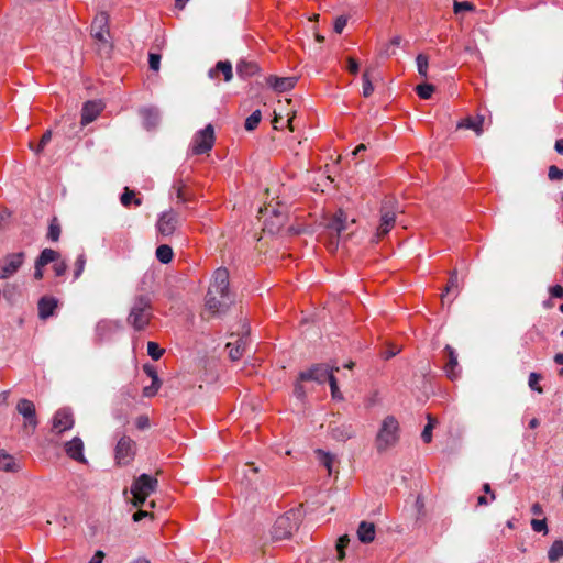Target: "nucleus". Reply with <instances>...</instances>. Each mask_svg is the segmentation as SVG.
<instances>
[{
  "label": "nucleus",
  "instance_id": "obj_53",
  "mask_svg": "<svg viewBox=\"0 0 563 563\" xmlns=\"http://www.w3.org/2000/svg\"><path fill=\"white\" fill-rule=\"evenodd\" d=\"M346 23H347V19L343 15H340L335 19L334 21V32L338 33V34H341L344 30V27L346 26Z\"/></svg>",
  "mask_w": 563,
  "mask_h": 563
},
{
  "label": "nucleus",
  "instance_id": "obj_42",
  "mask_svg": "<svg viewBox=\"0 0 563 563\" xmlns=\"http://www.w3.org/2000/svg\"><path fill=\"white\" fill-rule=\"evenodd\" d=\"M453 10L455 14H459L461 12H472L475 10V5L472 2L468 1H457L454 0L453 2Z\"/></svg>",
  "mask_w": 563,
  "mask_h": 563
},
{
  "label": "nucleus",
  "instance_id": "obj_41",
  "mask_svg": "<svg viewBox=\"0 0 563 563\" xmlns=\"http://www.w3.org/2000/svg\"><path fill=\"white\" fill-rule=\"evenodd\" d=\"M434 426H435V420L431 416H428V423L421 433V439L423 440V442L430 443L432 441V430H433Z\"/></svg>",
  "mask_w": 563,
  "mask_h": 563
},
{
  "label": "nucleus",
  "instance_id": "obj_55",
  "mask_svg": "<svg viewBox=\"0 0 563 563\" xmlns=\"http://www.w3.org/2000/svg\"><path fill=\"white\" fill-rule=\"evenodd\" d=\"M143 371L144 373L152 378L153 382H159V377L157 375V372L155 369V367L153 365H150V364H145L143 365Z\"/></svg>",
  "mask_w": 563,
  "mask_h": 563
},
{
  "label": "nucleus",
  "instance_id": "obj_14",
  "mask_svg": "<svg viewBox=\"0 0 563 563\" xmlns=\"http://www.w3.org/2000/svg\"><path fill=\"white\" fill-rule=\"evenodd\" d=\"M74 423L75 420L71 410L69 408H60L53 417L52 431L56 434H60L70 430L74 427Z\"/></svg>",
  "mask_w": 563,
  "mask_h": 563
},
{
  "label": "nucleus",
  "instance_id": "obj_45",
  "mask_svg": "<svg viewBox=\"0 0 563 563\" xmlns=\"http://www.w3.org/2000/svg\"><path fill=\"white\" fill-rule=\"evenodd\" d=\"M541 375L538 374V373H530L529 375V380H528V385L529 387L539 393V394H542L543 393V388L539 385V382L541 380Z\"/></svg>",
  "mask_w": 563,
  "mask_h": 563
},
{
  "label": "nucleus",
  "instance_id": "obj_10",
  "mask_svg": "<svg viewBox=\"0 0 563 563\" xmlns=\"http://www.w3.org/2000/svg\"><path fill=\"white\" fill-rule=\"evenodd\" d=\"M16 410L24 418L23 429L27 433H33L38 426L34 402L22 398L16 404Z\"/></svg>",
  "mask_w": 563,
  "mask_h": 563
},
{
  "label": "nucleus",
  "instance_id": "obj_64",
  "mask_svg": "<svg viewBox=\"0 0 563 563\" xmlns=\"http://www.w3.org/2000/svg\"><path fill=\"white\" fill-rule=\"evenodd\" d=\"M554 150L560 154L563 155V139H559L555 141Z\"/></svg>",
  "mask_w": 563,
  "mask_h": 563
},
{
  "label": "nucleus",
  "instance_id": "obj_46",
  "mask_svg": "<svg viewBox=\"0 0 563 563\" xmlns=\"http://www.w3.org/2000/svg\"><path fill=\"white\" fill-rule=\"evenodd\" d=\"M329 385H330L332 398L335 400H340V401L343 400L344 397L339 389L338 379L335 378V376H330Z\"/></svg>",
  "mask_w": 563,
  "mask_h": 563
},
{
  "label": "nucleus",
  "instance_id": "obj_19",
  "mask_svg": "<svg viewBox=\"0 0 563 563\" xmlns=\"http://www.w3.org/2000/svg\"><path fill=\"white\" fill-rule=\"evenodd\" d=\"M103 106L100 101L90 100L84 103L81 109V125L93 122L101 113Z\"/></svg>",
  "mask_w": 563,
  "mask_h": 563
},
{
  "label": "nucleus",
  "instance_id": "obj_51",
  "mask_svg": "<svg viewBox=\"0 0 563 563\" xmlns=\"http://www.w3.org/2000/svg\"><path fill=\"white\" fill-rule=\"evenodd\" d=\"M161 55L155 53H150L148 55V66L150 69L157 71L159 69Z\"/></svg>",
  "mask_w": 563,
  "mask_h": 563
},
{
  "label": "nucleus",
  "instance_id": "obj_63",
  "mask_svg": "<svg viewBox=\"0 0 563 563\" xmlns=\"http://www.w3.org/2000/svg\"><path fill=\"white\" fill-rule=\"evenodd\" d=\"M531 512L536 516H541L543 514L542 506L539 503H534L531 506Z\"/></svg>",
  "mask_w": 563,
  "mask_h": 563
},
{
  "label": "nucleus",
  "instance_id": "obj_4",
  "mask_svg": "<svg viewBox=\"0 0 563 563\" xmlns=\"http://www.w3.org/2000/svg\"><path fill=\"white\" fill-rule=\"evenodd\" d=\"M399 440V423L394 416H387L375 438V446L379 453L395 446Z\"/></svg>",
  "mask_w": 563,
  "mask_h": 563
},
{
  "label": "nucleus",
  "instance_id": "obj_16",
  "mask_svg": "<svg viewBox=\"0 0 563 563\" xmlns=\"http://www.w3.org/2000/svg\"><path fill=\"white\" fill-rule=\"evenodd\" d=\"M331 437L341 442H345L355 435V429L350 422L331 421L329 424Z\"/></svg>",
  "mask_w": 563,
  "mask_h": 563
},
{
  "label": "nucleus",
  "instance_id": "obj_15",
  "mask_svg": "<svg viewBox=\"0 0 563 563\" xmlns=\"http://www.w3.org/2000/svg\"><path fill=\"white\" fill-rule=\"evenodd\" d=\"M178 222V214L175 211L169 210L161 214L156 223V228L162 235L168 236L175 232Z\"/></svg>",
  "mask_w": 563,
  "mask_h": 563
},
{
  "label": "nucleus",
  "instance_id": "obj_2",
  "mask_svg": "<svg viewBox=\"0 0 563 563\" xmlns=\"http://www.w3.org/2000/svg\"><path fill=\"white\" fill-rule=\"evenodd\" d=\"M277 199L278 197L272 196L269 201H264V206L258 207V219L263 221V230L269 233H274L287 220L288 207Z\"/></svg>",
  "mask_w": 563,
  "mask_h": 563
},
{
  "label": "nucleus",
  "instance_id": "obj_59",
  "mask_svg": "<svg viewBox=\"0 0 563 563\" xmlns=\"http://www.w3.org/2000/svg\"><path fill=\"white\" fill-rule=\"evenodd\" d=\"M550 295L554 298H563V287L561 285L552 286L550 289Z\"/></svg>",
  "mask_w": 563,
  "mask_h": 563
},
{
  "label": "nucleus",
  "instance_id": "obj_30",
  "mask_svg": "<svg viewBox=\"0 0 563 563\" xmlns=\"http://www.w3.org/2000/svg\"><path fill=\"white\" fill-rule=\"evenodd\" d=\"M155 255H156V258L161 263L168 264L173 260L174 252H173V249L169 245L162 244V245L157 246Z\"/></svg>",
  "mask_w": 563,
  "mask_h": 563
},
{
  "label": "nucleus",
  "instance_id": "obj_39",
  "mask_svg": "<svg viewBox=\"0 0 563 563\" xmlns=\"http://www.w3.org/2000/svg\"><path fill=\"white\" fill-rule=\"evenodd\" d=\"M435 87L431 84H421L416 87V92L421 99L431 98Z\"/></svg>",
  "mask_w": 563,
  "mask_h": 563
},
{
  "label": "nucleus",
  "instance_id": "obj_7",
  "mask_svg": "<svg viewBox=\"0 0 563 563\" xmlns=\"http://www.w3.org/2000/svg\"><path fill=\"white\" fill-rule=\"evenodd\" d=\"M379 212L380 223L376 233L377 241L385 236L395 225L396 214L398 212V202L393 198L384 200Z\"/></svg>",
  "mask_w": 563,
  "mask_h": 563
},
{
  "label": "nucleus",
  "instance_id": "obj_22",
  "mask_svg": "<svg viewBox=\"0 0 563 563\" xmlns=\"http://www.w3.org/2000/svg\"><path fill=\"white\" fill-rule=\"evenodd\" d=\"M265 82L271 86L274 90L284 92L295 87L297 82L296 77H276L269 76L264 78Z\"/></svg>",
  "mask_w": 563,
  "mask_h": 563
},
{
  "label": "nucleus",
  "instance_id": "obj_21",
  "mask_svg": "<svg viewBox=\"0 0 563 563\" xmlns=\"http://www.w3.org/2000/svg\"><path fill=\"white\" fill-rule=\"evenodd\" d=\"M57 306L58 301L55 297L43 296L37 302L38 318L41 320H47L54 314Z\"/></svg>",
  "mask_w": 563,
  "mask_h": 563
},
{
  "label": "nucleus",
  "instance_id": "obj_57",
  "mask_svg": "<svg viewBox=\"0 0 563 563\" xmlns=\"http://www.w3.org/2000/svg\"><path fill=\"white\" fill-rule=\"evenodd\" d=\"M358 69H360V66H358L357 60L353 57H347V70L352 75H356L358 73Z\"/></svg>",
  "mask_w": 563,
  "mask_h": 563
},
{
  "label": "nucleus",
  "instance_id": "obj_38",
  "mask_svg": "<svg viewBox=\"0 0 563 563\" xmlns=\"http://www.w3.org/2000/svg\"><path fill=\"white\" fill-rule=\"evenodd\" d=\"M350 543L347 534L341 536L336 541L338 560L343 561L345 558V549Z\"/></svg>",
  "mask_w": 563,
  "mask_h": 563
},
{
  "label": "nucleus",
  "instance_id": "obj_25",
  "mask_svg": "<svg viewBox=\"0 0 563 563\" xmlns=\"http://www.w3.org/2000/svg\"><path fill=\"white\" fill-rule=\"evenodd\" d=\"M375 525L368 521H362L357 528V538L362 543H371L375 539Z\"/></svg>",
  "mask_w": 563,
  "mask_h": 563
},
{
  "label": "nucleus",
  "instance_id": "obj_6",
  "mask_svg": "<svg viewBox=\"0 0 563 563\" xmlns=\"http://www.w3.org/2000/svg\"><path fill=\"white\" fill-rule=\"evenodd\" d=\"M158 486L156 477L141 474L136 477L131 486V494L133 495V504L136 507H141L146 498L153 494Z\"/></svg>",
  "mask_w": 563,
  "mask_h": 563
},
{
  "label": "nucleus",
  "instance_id": "obj_50",
  "mask_svg": "<svg viewBox=\"0 0 563 563\" xmlns=\"http://www.w3.org/2000/svg\"><path fill=\"white\" fill-rule=\"evenodd\" d=\"M262 120V113L260 110H255L249 115V131L254 130Z\"/></svg>",
  "mask_w": 563,
  "mask_h": 563
},
{
  "label": "nucleus",
  "instance_id": "obj_60",
  "mask_svg": "<svg viewBox=\"0 0 563 563\" xmlns=\"http://www.w3.org/2000/svg\"><path fill=\"white\" fill-rule=\"evenodd\" d=\"M247 67H249V77L253 76L255 74H258L261 70L260 65L253 60H249Z\"/></svg>",
  "mask_w": 563,
  "mask_h": 563
},
{
  "label": "nucleus",
  "instance_id": "obj_5",
  "mask_svg": "<svg viewBox=\"0 0 563 563\" xmlns=\"http://www.w3.org/2000/svg\"><path fill=\"white\" fill-rule=\"evenodd\" d=\"M300 525V512L298 510H289L278 517L272 530L274 540H285L292 536Z\"/></svg>",
  "mask_w": 563,
  "mask_h": 563
},
{
  "label": "nucleus",
  "instance_id": "obj_43",
  "mask_svg": "<svg viewBox=\"0 0 563 563\" xmlns=\"http://www.w3.org/2000/svg\"><path fill=\"white\" fill-rule=\"evenodd\" d=\"M86 266V255L80 253L75 262L74 279H78Z\"/></svg>",
  "mask_w": 563,
  "mask_h": 563
},
{
  "label": "nucleus",
  "instance_id": "obj_37",
  "mask_svg": "<svg viewBox=\"0 0 563 563\" xmlns=\"http://www.w3.org/2000/svg\"><path fill=\"white\" fill-rule=\"evenodd\" d=\"M418 73L421 77H428L429 59L424 54H419L416 58Z\"/></svg>",
  "mask_w": 563,
  "mask_h": 563
},
{
  "label": "nucleus",
  "instance_id": "obj_24",
  "mask_svg": "<svg viewBox=\"0 0 563 563\" xmlns=\"http://www.w3.org/2000/svg\"><path fill=\"white\" fill-rule=\"evenodd\" d=\"M219 74L223 75L224 81H230L233 76L231 63L228 60H220L209 70V77L212 79L218 78Z\"/></svg>",
  "mask_w": 563,
  "mask_h": 563
},
{
  "label": "nucleus",
  "instance_id": "obj_17",
  "mask_svg": "<svg viewBox=\"0 0 563 563\" xmlns=\"http://www.w3.org/2000/svg\"><path fill=\"white\" fill-rule=\"evenodd\" d=\"M91 35L101 43H107L109 35L108 15L106 13L98 14L91 24Z\"/></svg>",
  "mask_w": 563,
  "mask_h": 563
},
{
  "label": "nucleus",
  "instance_id": "obj_8",
  "mask_svg": "<svg viewBox=\"0 0 563 563\" xmlns=\"http://www.w3.org/2000/svg\"><path fill=\"white\" fill-rule=\"evenodd\" d=\"M214 144V129L212 124L199 130L192 137L191 152L195 155L208 153Z\"/></svg>",
  "mask_w": 563,
  "mask_h": 563
},
{
  "label": "nucleus",
  "instance_id": "obj_1",
  "mask_svg": "<svg viewBox=\"0 0 563 563\" xmlns=\"http://www.w3.org/2000/svg\"><path fill=\"white\" fill-rule=\"evenodd\" d=\"M233 303L229 291V273L225 268H218L206 295V309L212 316L224 313Z\"/></svg>",
  "mask_w": 563,
  "mask_h": 563
},
{
  "label": "nucleus",
  "instance_id": "obj_28",
  "mask_svg": "<svg viewBox=\"0 0 563 563\" xmlns=\"http://www.w3.org/2000/svg\"><path fill=\"white\" fill-rule=\"evenodd\" d=\"M59 258V253L52 249H44L38 257L35 260L38 266H46L52 262H56Z\"/></svg>",
  "mask_w": 563,
  "mask_h": 563
},
{
  "label": "nucleus",
  "instance_id": "obj_52",
  "mask_svg": "<svg viewBox=\"0 0 563 563\" xmlns=\"http://www.w3.org/2000/svg\"><path fill=\"white\" fill-rule=\"evenodd\" d=\"M184 187H185V185L183 184L181 180H178L173 185V189L176 191V196H177L178 200L181 202H185L187 200V198L185 197V194H184Z\"/></svg>",
  "mask_w": 563,
  "mask_h": 563
},
{
  "label": "nucleus",
  "instance_id": "obj_61",
  "mask_svg": "<svg viewBox=\"0 0 563 563\" xmlns=\"http://www.w3.org/2000/svg\"><path fill=\"white\" fill-rule=\"evenodd\" d=\"M104 553L101 550H98L90 559L89 563H102Z\"/></svg>",
  "mask_w": 563,
  "mask_h": 563
},
{
  "label": "nucleus",
  "instance_id": "obj_35",
  "mask_svg": "<svg viewBox=\"0 0 563 563\" xmlns=\"http://www.w3.org/2000/svg\"><path fill=\"white\" fill-rule=\"evenodd\" d=\"M51 140H52V131L47 130L44 132V134L42 135V137L40 140V143L36 146H34V144L32 142L29 144V146L32 151H34V153L36 155H38L43 152V150L49 143Z\"/></svg>",
  "mask_w": 563,
  "mask_h": 563
},
{
  "label": "nucleus",
  "instance_id": "obj_20",
  "mask_svg": "<svg viewBox=\"0 0 563 563\" xmlns=\"http://www.w3.org/2000/svg\"><path fill=\"white\" fill-rule=\"evenodd\" d=\"M64 449L67 456L71 460L80 463L87 462L84 455V442L79 437H75L70 441H67Z\"/></svg>",
  "mask_w": 563,
  "mask_h": 563
},
{
  "label": "nucleus",
  "instance_id": "obj_49",
  "mask_svg": "<svg viewBox=\"0 0 563 563\" xmlns=\"http://www.w3.org/2000/svg\"><path fill=\"white\" fill-rule=\"evenodd\" d=\"M548 177L550 180H562L563 169L559 168L555 165H551L548 169Z\"/></svg>",
  "mask_w": 563,
  "mask_h": 563
},
{
  "label": "nucleus",
  "instance_id": "obj_54",
  "mask_svg": "<svg viewBox=\"0 0 563 563\" xmlns=\"http://www.w3.org/2000/svg\"><path fill=\"white\" fill-rule=\"evenodd\" d=\"M227 349H229V356L232 361H236L242 356V351H240L241 345L239 344L236 347L232 346V343L227 344Z\"/></svg>",
  "mask_w": 563,
  "mask_h": 563
},
{
  "label": "nucleus",
  "instance_id": "obj_34",
  "mask_svg": "<svg viewBox=\"0 0 563 563\" xmlns=\"http://www.w3.org/2000/svg\"><path fill=\"white\" fill-rule=\"evenodd\" d=\"M459 286H460V283H459V276H457V272L454 269L451 272L450 274V278H449V282H448V285L445 287V294H442V302H444V298L448 294H450L451 291L453 290H456V294L459 292Z\"/></svg>",
  "mask_w": 563,
  "mask_h": 563
},
{
  "label": "nucleus",
  "instance_id": "obj_27",
  "mask_svg": "<svg viewBox=\"0 0 563 563\" xmlns=\"http://www.w3.org/2000/svg\"><path fill=\"white\" fill-rule=\"evenodd\" d=\"M20 465L12 455L8 454L3 450H0V471L16 473L20 471Z\"/></svg>",
  "mask_w": 563,
  "mask_h": 563
},
{
  "label": "nucleus",
  "instance_id": "obj_13",
  "mask_svg": "<svg viewBox=\"0 0 563 563\" xmlns=\"http://www.w3.org/2000/svg\"><path fill=\"white\" fill-rule=\"evenodd\" d=\"M249 501L254 506L268 498L269 482L266 478H256L252 483L249 481Z\"/></svg>",
  "mask_w": 563,
  "mask_h": 563
},
{
  "label": "nucleus",
  "instance_id": "obj_48",
  "mask_svg": "<svg viewBox=\"0 0 563 563\" xmlns=\"http://www.w3.org/2000/svg\"><path fill=\"white\" fill-rule=\"evenodd\" d=\"M159 388H161V380L159 382L152 380V384L150 386H146L143 388V396L147 397V398L154 397L157 394Z\"/></svg>",
  "mask_w": 563,
  "mask_h": 563
},
{
  "label": "nucleus",
  "instance_id": "obj_32",
  "mask_svg": "<svg viewBox=\"0 0 563 563\" xmlns=\"http://www.w3.org/2000/svg\"><path fill=\"white\" fill-rule=\"evenodd\" d=\"M62 228L56 217H53L48 224L47 239L56 242L59 240Z\"/></svg>",
  "mask_w": 563,
  "mask_h": 563
},
{
  "label": "nucleus",
  "instance_id": "obj_31",
  "mask_svg": "<svg viewBox=\"0 0 563 563\" xmlns=\"http://www.w3.org/2000/svg\"><path fill=\"white\" fill-rule=\"evenodd\" d=\"M563 558V541L555 540L548 551V559L550 562H556Z\"/></svg>",
  "mask_w": 563,
  "mask_h": 563
},
{
  "label": "nucleus",
  "instance_id": "obj_58",
  "mask_svg": "<svg viewBox=\"0 0 563 563\" xmlns=\"http://www.w3.org/2000/svg\"><path fill=\"white\" fill-rule=\"evenodd\" d=\"M301 382L299 378L297 379V383L294 388V393L297 398H303L306 396V390L303 389V386L301 385Z\"/></svg>",
  "mask_w": 563,
  "mask_h": 563
},
{
  "label": "nucleus",
  "instance_id": "obj_40",
  "mask_svg": "<svg viewBox=\"0 0 563 563\" xmlns=\"http://www.w3.org/2000/svg\"><path fill=\"white\" fill-rule=\"evenodd\" d=\"M362 80H363V96L365 98H368L374 91V87H373V84L371 81V76H369V68L365 69V71L363 73Z\"/></svg>",
  "mask_w": 563,
  "mask_h": 563
},
{
  "label": "nucleus",
  "instance_id": "obj_26",
  "mask_svg": "<svg viewBox=\"0 0 563 563\" xmlns=\"http://www.w3.org/2000/svg\"><path fill=\"white\" fill-rule=\"evenodd\" d=\"M484 115H477L476 119L467 117L457 123V129L473 130L477 135L483 133Z\"/></svg>",
  "mask_w": 563,
  "mask_h": 563
},
{
  "label": "nucleus",
  "instance_id": "obj_11",
  "mask_svg": "<svg viewBox=\"0 0 563 563\" xmlns=\"http://www.w3.org/2000/svg\"><path fill=\"white\" fill-rule=\"evenodd\" d=\"M25 260L24 252L7 254L0 261V278L8 279L12 277L23 265Z\"/></svg>",
  "mask_w": 563,
  "mask_h": 563
},
{
  "label": "nucleus",
  "instance_id": "obj_29",
  "mask_svg": "<svg viewBox=\"0 0 563 563\" xmlns=\"http://www.w3.org/2000/svg\"><path fill=\"white\" fill-rule=\"evenodd\" d=\"M141 115L144 119L147 128L155 126L158 122L159 114L155 108H144L141 110Z\"/></svg>",
  "mask_w": 563,
  "mask_h": 563
},
{
  "label": "nucleus",
  "instance_id": "obj_18",
  "mask_svg": "<svg viewBox=\"0 0 563 563\" xmlns=\"http://www.w3.org/2000/svg\"><path fill=\"white\" fill-rule=\"evenodd\" d=\"M347 214L343 210H339L328 220L325 228L339 238L347 229Z\"/></svg>",
  "mask_w": 563,
  "mask_h": 563
},
{
  "label": "nucleus",
  "instance_id": "obj_33",
  "mask_svg": "<svg viewBox=\"0 0 563 563\" xmlns=\"http://www.w3.org/2000/svg\"><path fill=\"white\" fill-rule=\"evenodd\" d=\"M120 201L126 208H129L132 202L137 207L142 205V200L135 197V191L129 189L128 187L121 195Z\"/></svg>",
  "mask_w": 563,
  "mask_h": 563
},
{
  "label": "nucleus",
  "instance_id": "obj_9",
  "mask_svg": "<svg viewBox=\"0 0 563 563\" xmlns=\"http://www.w3.org/2000/svg\"><path fill=\"white\" fill-rule=\"evenodd\" d=\"M136 454V443L128 435H122L114 450V459L119 465H129Z\"/></svg>",
  "mask_w": 563,
  "mask_h": 563
},
{
  "label": "nucleus",
  "instance_id": "obj_23",
  "mask_svg": "<svg viewBox=\"0 0 563 563\" xmlns=\"http://www.w3.org/2000/svg\"><path fill=\"white\" fill-rule=\"evenodd\" d=\"M444 353L446 354L448 361H446L443 369H444L446 376L451 380H454L459 376V372H457V367H459L457 355H456L454 349L452 346H450V345H446L444 347Z\"/></svg>",
  "mask_w": 563,
  "mask_h": 563
},
{
  "label": "nucleus",
  "instance_id": "obj_62",
  "mask_svg": "<svg viewBox=\"0 0 563 563\" xmlns=\"http://www.w3.org/2000/svg\"><path fill=\"white\" fill-rule=\"evenodd\" d=\"M43 267L44 266H38L37 262H35V271H34V278L36 280H41L43 278Z\"/></svg>",
  "mask_w": 563,
  "mask_h": 563
},
{
  "label": "nucleus",
  "instance_id": "obj_44",
  "mask_svg": "<svg viewBox=\"0 0 563 563\" xmlns=\"http://www.w3.org/2000/svg\"><path fill=\"white\" fill-rule=\"evenodd\" d=\"M147 354L154 360H159L163 354L164 350L159 347V345L155 342H148L147 343Z\"/></svg>",
  "mask_w": 563,
  "mask_h": 563
},
{
  "label": "nucleus",
  "instance_id": "obj_36",
  "mask_svg": "<svg viewBox=\"0 0 563 563\" xmlns=\"http://www.w3.org/2000/svg\"><path fill=\"white\" fill-rule=\"evenodd\" d=\"M316 454L319 456L320 463L327 467L329 474L332 473V464L334 462V456L329 452H324L322 450H317Z\"/></svg>",
  "mask_w": 563,
  "mask_h": 563
},
{
  "label": "nucleus",
  "instance_id": "obj_12",
  "mask_svg": "<svg viewBox=\"0 0 563 563\" xmlns=\"http://www.w3.org/2000/svg\"><path fill=\"white\" fill-rule=\"evenodd\" d=\"M338 372L339 367L330 368L327 364H316L307 371L299 373L300 380H313L319 384L325 380L330 382V376H334L333 372Z\"/></svg>",
  "mask_w": 563,
  "mask_h": 563
},
{
  "label": "nucleus",
  "instance_id": "obj_47",
  "mask_svg": "<svg viewBox=\"0 0 563 563\" xmlns=\"http://www.w3.org/2000/svg\"><path fill=\"white\" fill-rule=\"evenodd\" d=\"M531 528L536 532H543L544 534L548 533V526L545 519H532Z\"/></svg>",
  "mask_w": 563,
  "mask_h": 563
},
{
  "label": "nucleus",
  "instance_id": "obj_3",
  "mask_svg": "<svg viewBox=\"0 0 563 563\" xmlns=\"http://www.w3.org/2000/svg\"><path fill=\"white\" fill-rule=\"evenodd\" d=\"M153 318V306L147 295L135 296L126 322L135 331H143Z\"/></svg>",
  "mask_w": 563,
  "mask_h": 563
},
{
  "label": "nucleus",
  "instance_id": "obj_56",
  "mask_svg": "<svg viewBox=\"0 0 563 563\" xmlns=\"http://www.w3.org/2000/svg\"><path fill=\"white\" fill-rule=\"evenodd\" d=\"M56 276H63L67 271V264L65 262H57L53 266Z\"/></svg>",
  "mask_w": 563,
  "mask_h": 563
}]
</instances>
